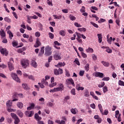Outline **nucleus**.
Masks as SVG:
<instances>
[{
  "mask_svg": "<svg viewBox=\"0 0 124 124\" xmlns=\"http://www.w3.org/2000/svg\"><path fill=\"white\" fill-rule=\"evenodd\" d=\"M17 96H18V93H15L13 95V98H14V99L12 100V101L14 102V101H18V99L16 98Z\"/></svg>",
  "mask_w": 124,
  "mask_h": 124,
  "instance_id": "9b49d317",
  "label": "nucleus"
},
{
  "mask_svg": "<svg viewBox=\"0 0 124 124\" xmlns=\"http://www.w3.org/2000/svg\"><path fill=\"white\" fill-rule=\"evenodd\" d=\"M74 62H75L77 65H80V62H79V59H78V58H76Z\"/></svg>",
  "mask_w": 124,
  "mask_h": 124,
  "instance_id": "7c9ffc66",
  "label": "nucleus"
},
{
  "mask_svg": "<svg viewBox=\"0 0 124 124\" xmlns=\"http://www.w3.org/2000/svg\"><path fill=\"white\" fill-rule=\"evenodd\" d=\"M92 58L93 61H96L97 60V57L95 54H92Z\"/></svg>",
  "mask_w": 124,
  "mask_h": 124,
  "instance_id": "13d9d810",
  "label": "nucleus"
},
{
  "mask_svg": "<svg viewBox=\"0 0 124 124\" xmlns=\"http://www.w3.org/2000/svg\"><path fill=\"white\" fill-rule=\"evenodd\" d=\"M8 67L10 71H12V70H14V66L13 65V64L11 62H8Z\"/></svg>",
  "mask_w": 124,
  "mask_h": 124,
  "instance_id": "9d476101",
  "label": "nucleus"
},
{
  "mask_svg": "<svg viewBox=\"0 0 124 124\" xmlns=\"http://www.w3.org/2000/svg\"><path fill=\"white\" fill-rule=\"evenodd\" d=\"M69 99H70V96L67 95L64 97V101H67Z\"/></svg>",
  "mask_w": 124,
  "mask_h": 124,
  "instance_id": "603ef678",
  "label": "nucleus"
},
{
  "mask_svg": "<svg viewBox=\"0 0 124 124\" xmlns=\"http://www.w3.org/2000/svg\"><path fill=\"white\" fill-rule=\"evenodd\" d=\"M59 86L60 89H61L62 91H63L64 89V86H63V85L62 83H60L59 84Z\"/></svg>",
  "mask_w": 124,
  "mask_h": 124,
  "instance_id": "2f4dec72",
  "label": "nucleus"
},
{
  "mask_svg": "<svg viewBox=\"0 0 124 124\" xmlns=\"http://www.w3.org/2000/svg\"><path fill=\"white\" fill-rule=\"evenodd\" d=\"M81 56L83 58H84V59H86L87 58V57H88V56L87 55V54L83 52H82L81 53Z\"/></svg>",
  "mask_w": 124,
  "mask_h": 124,
  "instance_id": "4c0bfd02",
  "label": "nucleus"
},
{
  "mask_svg": "<svg viewBox=\"0 0 124 124\" xmlns=\"http://www.w3.org/2000/svg\"><path fill=\"white\" fill-rule=\"evenodd\" d=\"M14 121V124H19V123H20V119H19V118H16Z\"/></svg>",
  "mask_w": 124,
  "mask_h": 124,
  "instance_id": "c756f323",
  "label": "nucleus"
},
{
  "mask_svg": "<svg viewBox=\"0 0 124 124\" xmlns=\"http://www.w3.org/2000/svg\"><path fill=\"white\" fill-rule=\"evenodd\" d=\"M6 105L7 108H11V106H12V102H10V100L7 101Z\"/></svg>",
  "mask_w": 124,
  "mask_h": 124,
  "instance_id": "dca6fc26",
  "label": "nucleus"
},
{
  "mask_svg": "<svg viewBox=\"0 0 124 124\" xmlns=\"http://www.w3.org/2000/svg\"><path fill=\"white\" fill-rule=\"evenodd\" d=\"M7 33L9 35V38L10 39H12V37H13V34L12 33V32H11L10 31H8Z\"/></svg>",
  "mask_w": 124,
  "mask_h": 124,
  "instance_id": "bb28decb",
  "label": "nucleus"
},
{
  "mask_svg": "<svg viewBox=\"0 0 124 124\" xmlns=\"http://www.w3.org/2000/svg\"><path fill=\"white\" fill-rule=\"evenodd\" d=\"M71 93L73 94V95H76V93L75 89H72L71 91Z\"/></svg>",
  "mask_w": 124,
  "mask_h": 124,
  "instance_id": "e433bc0d",
  "label": "nucleus"
},
{
  "mask_svg": "<svg viewBox=\"0 0 124 124\" xmlns=\"http://www.w3.org/2000/svg\"><path fill=\"white\" fill-rule=\"evenodd\" d=\"M118 84L119 86H123L124 87V82L122 80H119L118 81Z\"/></svg>",
  "mask_w": 124,
  "mask_h": 124,
  "instance_id": "49530a36",
  "label": "nucleus"
},
{
  "mask_svg": "<svg viewBox=\"0 0 124 124\" xmlns=\"http://www.w3.org/2000/svg\"><path fill=\"white\" fill-rule=\"evenodd\" d=\"M11 116L14 120H15V119H17V118H18L17 115H16V114L14 113H11Z\"/></svg>",
  "mask_w": 124,
  "mask_h": 124,
  "instance_id": "4be33fe9",
  "label": "nucleus"
},
{
  "mask_svg": "<svg viewBox=\"0 0 124 124\" xmlns=\"http://www.w3.org/2000/svg\"><path fill=\"white\" fill-rule=\"evenodd\" d=\"M54 43L55 45H57L58 46H61V44L57 41H54Z\"/></svg>",
  "mask_w": 124,
  "mask_h": 124,
  "instance_id": "0e129e2a",
  "label": "nucleus"
},
{
  "mask_svg": "<svg viewBox=\"0 0 124 124\" xmlns=\"http://www.w3.org/2000/svg\"><path fill=\"white\" fill-rule=\"evenodd\" d=\"M8 112H15L16 111V109H12L10 108H7Z\"/></svg>",
  "mask_w": 124,
  "mask_h": 124,
  "instance_id": "f704fd0d",
  "label": "nucleus"
},
{
  "mask_svg": "<svg viewBox=\"0 0 124 124\" xmlns=\"http://www.w3.org/2000/svg\"><path fill=\"white\" fill-rule=\"evenodd\" d=\"M65 83L66 85H72L73 87H75V83H74V81L72 78H68L66 80Z\"/></svg>",
  "mask_w": 124,
  "mask_h": 124,
  "instance_id": "20e7f679",
  "label": "nucleus"
},
{
  "mask_svg": "<svg viewBox=\"0 0 124 124\" xmlns=\"http://www.w3.org/2000/svg\"><path fill=\"white\" fill-rule=\"evenodd\" d=\"M103 91L104 93H106L108 92V88L107 86H105L103 88Z\"/></svg>",
  "mask_w": 124,
  "mask_h": 124,
  "instance_id": "393cba45",
  "label": "nucleus"
},
{
  "mask_svg": "<svg viewBox=\"0 0 124 124\" xmlns=\"http://www.w3.org/2000/svg\"><path fill=\"white\" fill-rule=\"evenodd\" d=\"M40 35L41 34L39 31H37L35 33V36H36V37H39Z\"/></svg>",
  "mask_w": 124,
  "mask_h": 124,
  "instance_id": "de8ad7c7",
  "label": "nucleus"
},
{
  "mask_svg": "<svg viewBox=\"0 0 124 124\" xmlns=\"http://www.w3.org/2000/svg\"><path fill=\"white\" fill-rule=\"evenodd\" d=\"M18 116H19L20 118H23V116H24V114H23V112L20 110H17L16 112Z\"/></svg>",
  "mask_w": 124,
  "mask_h": 124,
  "instance_id": "f3484780",
  "label": "nucleus"
},
{
  "mask_svg": "<svg viewBox=\"0 0 124 124\" xmlns=\"http://www.w3.org/2000/svg\"><path fill=\"white\" fill-rule=\"evenodd\" d=\"M44 111L46 114H50V110L49 109H45Z\"/></svg>",
  "mask_w": 124,
  "mask_h": 124,
  "instance_id": "69168bd1",
  "label": "nucleus"
},
{
  "mask_svg": "<svg viewBox=\"0 0 124 124\" xmlns=\"http://www.w3.org/2000/svg\"><path fill=\"white\" fill-rule=\"evenodd\" d=\"M96 77H99L100 78H103L104 77V74L98 72H96L95 74Z\"/></svg>",
  "mask_w": 124,
  "mask_h": 124,
  "instance_id": "1a4fd4ad",
  "label": "nucleus"
},
{
  "mask_svg": "<svg viewBox=\"0 0 124 124\" xmlns=\"http://www.w3.org/2000/svg\"><path fill=\"white\" fill-rule=\"evenodd\" d=\"M4 21L5 22H7V23H11V19L10 18H9L8 17L6 16L4 18Z\"/></svg>",
  "mask_w": 124,
  "mask_h": 124,
  "instance_id": "b1692460",
  "label": "nucleus"
},
{
  "mask_svg": "<svg viewBox=\"0 0 124 124\" xmlns=\"http://www.w3.org/2000/svg\"><path fill=\"white\" fill-rule=\"evenodd\" d=\"M78 31H87V29L85 28H78Z\"/></svg>",
  "mask_w": 124,
  "mask_h": 124,
  "instance_id": "37998d69",
  "label": "nucleus"
},
{
  "mask_svg": "<svg viewBox=\"0 0 124 124\" xmlns=\"http://www.w3.org/2000/svg\"><path fill=\"white\" fill-rule=\"evenodd\" d=\"M45 56L46 57L48 56H51L52 55V47H50L49 46H46L45 48Z\"/></svg>",
  "mask_w": 124,
  "mask_h": 124,
  "instance_id": "f257e3e1",
  "label": "nucleus"
},
{
  "mask_svg": "<svg viewBox=\"0 0 124 124\" xmlns=\"http://www.w3.org/2000/svg\"><path fill=\"white\" fill-rule=\"evenodd\" d=\"M54 91L55 92H62V91L61 90V88H60V87L54 88Z\"/></svg>",
  "mask_w": 124,
  "mask_h": 124,
  "instance_id": "864d4df0",
  "label": "nucleus"
},
{
  "mask_svg": "<svg viewBox=\"0 0 124 124\" xmlns=\"http://www.w3.org/2000/svg\"><path fill=\"white\" fill-rule=\"evenodd\" d=\"M22 87L24 90H28V85L26 83H23L22 84Z\"/></svg>",
  "mask_w": 124,
  "mask_h": 124,
  "instance_id": "79ce46f5",
  "label": "nucleus"
},
{
  "mask_svg": "<svg viewBox=\"0 0 124 124\" xmlns=\"http://www.w3.org/2000/svg\"><path fill=\"white\" fill-rule=\"evenodd\" d=\"M102 64L104 65V66L108 67L109 65H110V63L109 62H105V61H102Z\"/></svg>",
  "mask_w": 124,
  "mask_h": 124,
  "instance_id": "6ab92c4d",
  "label": "nucleus"
},
{
  "mask_svg": "<svg viewBox=\"0 0 124 124\" xmlns=\"http://www.w3.org/2000/svg\"><path fill=\"white\" fill-rule=\"evenodd\" d=\"M69 18L71 21H74V20H76V17L71 15L69 16Z\"/></svg>",
  "mask_w": 124,
  "mask_h": 124,
  "instance_id": "c9c22d12",
  "label": "nucleus"
},
{
  "mask_svg": "<svg viewBox=\"0 0 124 124\" xmlns=\"http://www.w3.org/2000/svg\"><path fill=\"white\" fill-rule=\"evenodd\" d=\"M98 106L100 112L102 113L103 112V109H102V106L101 104H99Z\"/></svg>",
  "mask_w": 124,
  "mask_h": 124,
  "instance_id": "58836bf2",
  "label": "nucleus"
},
{
  "mask_svg": "<svg viewBox=\"0 0 124 124\" xmlns=\"http://www.w3.org/2000/svg\"><path fill=\"white\" fill-rule=\"evenodd\" d=\"M28 78L30 80H32V81H34V77H33V76H32V75L29 76Z\"/></svg>",
  "mask_w": 124,
  "mask_h": 124,
  "instance_id": "e2e57ef3",
  "label": "nucleus"
},
{
  "mask_svg": "<svg viewBox=\"0 0 124 124\" xmlns=\"http://www.w3.org/2000/svg\"><path fill=\"white\" fill-rule=\"evenodd\" d=\"M86 53H93V49L89 47L88 48L85 50Z\"/></svg>",
  "mask_w": 124,
  "mask_h": 124,
  "instance_id": "4468645a",
  "label": "nucleus"
},
{
  "mask_svg": "<svg viewBox=\"0 0 124 124\" xmlns=\"http://www.w3.org/2000/svg\"><path fill=\"white\" fill-rule=\"evenodd\" d=\"M112 37H110L109 38L107 39V42H108V43H109V44H111V43H112Z\"/></svg>",
  "mask_w": 124,
  "mask_h": 124,
  "instance_id": "8fccbe9b",
  "label": "nucleus"
},
{
  "mask_svg": "<svg viewBox=\"0 0 124 124\" xmlns=\"http://www.w3.org/2000/svg\"><path fill=\"white\" fill-rule=\"evenodd\" d=\"M76 34H77L78 38H81V36H82V34L80 33H78L77 32H76Z\"/></svg>",
  "mask_w": 124,
  "mask_h": 124,
  "instance_id": "bf43d9fd",
  "label": "nucleus"
},
{
  "mask_svg": "<svg viewBox=\"0 0 124 124\" xmlns=\"http://www.w3.org/2000/svg\"><path fill=\"white\" fill-rule=\"evenodd\" d=\"M90 24H91V25H92V26H93L95 28H98V25L96 23H95L94 22H93L91 21L90 22Z\"/></svg>",
  "mask_w": 124,
  "mask_h": 124,
  "instance_id": "ea45409f",
  "label": "nucleus"
},
{
  "mask_svg": "<svg viewBox=\"0 0 124 124\" xmlns=\"http://www.w3.org/2000/svg\"><path fill=\"white\" fill-rule=\"evenodd\" d=\"M35 120H36V121H40L42 119V118H41V117L39 116V115H38V114L35 113Z\"/></svg>",
  "mask_w": 124,
  "mask_h": 124,
  "instance_id": "2eb2a0df",
  "label": "nucleus"
},
{
  "mask_svg": "<svg viewBox=\"0 0 124 124\" xmlns=\"http://www.w3.org/2000/svg\"><path fill=\"white\" fill-rule=\"evenodd\" d=\"M85 74V71L82 70L79 71V75L81 77L84 76V74Z\"/></svg>",
  "mask_w": 124,
  "mask_h": 124,
  "instance_id": "5fc2aeb1",
  "label": "nucleus"
},
{
  "mask_svg": "<svg viewBox=\"0 0 124 124\" xmlns=\"http://www.w3.org/2000/svg\"><path fill=\"white\" fill-rule=\"evenodd\" d=\"M84 87L79 86V87H78L76 90H77V91H84Z\"/></svg>",
  "mask_w": 124,
  "mask_h": 124,
  "instance_id": "4d7b16f0",
  "label": "nucleus"
},
{
  "mask_svg": "<svg viewBox=\"0 0 124 124\" xmlns=\"http://www.w3.org/2000/svg\"><path fill=\"white\" fill-rule=\"evenodd\" d=\"M110 80V78L109 77H104L102 79V81H109Z\"/></svg>",
  "mask_w": 124,
  "mask_h": 124,
  "instance_id": "6e6d98bb",
  "label": "nucleus"
},
{
  "mask_svg": "<svg viewBox=\"0 0 124 124\" xmlns=\"http://www.w3.org/2000/svg\"><path fill=\"white\" fill-rule=\"evenodd\" d=\"M21 64L24 68H26L30 65V61L27 59H22L21 60Z\"/></svg>",
  "mask_w": 124,
  "mask_h": 124,
  "instance_id": "f03ea898",
  "label": "nucleus"
},
{
  "mask_svg": "<svg viewBox=\"0 0 124 124\" xmlns=\"http://www.w3.org/2000/svg\"><path fill=\"white\" fill-rule=\"evenodd\" d=\"M54 73L55 75H59L60 74V73H59V70L58 69H54Z\"/></svg>",
  "mask_w": 124,
  "mask_h": 124,
  "instance_id": "09e8293b",
  "label": "nucleus"
},
{
  "mask_svg": "<svg viewBox=\"0 0 124 124\" xmlns=\"http://www.w3.org/2000/svg\"><path fill=\"white\" fill-rule=\"evenodd\" d=\"M74 25L75 27H77V28H81V27H82V25L79 24L78 22H75Z\"/></svg>",
  "mask_w": 124,
  "mask_h": 124,
  "instance_id": "c03bdc74",
  "label": "nucleus"
},
{
  "mask_svg": "<svg viewBox=\"0 0 124 124\" xmlns=\"http://www.w3.org/2000/svg\"><path fill=\"white\" fill-rule=\"evenodd\" d=\"M59 34H60L61 35H62V36H64V35H65V31H64L63 30H61L59 32Z\"/></svg>",
  "mask_w": 124,
  "mask_h": 124,
  "instance_id": "473e14b6",
  "label": "nucleus"
},
{
  "mask_svg": "<svg viewBox=\"0 0 124 124\" xmlns=\"http://www.w3.org/2000/svg\"><path fill=\"white\" fill-rule=\"evenodd\" d=\"M0 35H1L2 37H5V32L3 30H2L0 32Z\"/></svg>",
  "mask_w": 124,
  "mask_h": 124,
  "instance_id": "a878e982",
  "label": "nucleus"
},
{
  "mask_svg": "<svg viewBox=\"0 0 124 124\" xmlns=\"http://www.w3.org/2000/svg\"><path fill=\"white\" fill-rule=\"evenodd\" d=\"M118 115H120V111L119 110L115 111V118H118Z\"/></svg>",
  "mask_w": 124,
  "mask_h": 124,
  "instance_id": "680f3d73",
  "label": "nucleus"
},
{
  "mask_svg": "<svg viewBox=\"0 0 124 124\" xmlns=\"http://www.w3.org/2000/svg\"><path fill=\"white\" fill-rule=\"evenodd\" d=\"M34 114V113L33 112V111H26L25 112L26 116L29 117H32Z\"/></svg>",
  "mask_w": 124,
  "mask_h": 124,
  "instance_id": "0eeeda50",
  "label": "nucleus"
},
{
  "mask_svg": "<svg viewBox=\"0 0 124 124\" xmlns=\"http://www.w3.org/2000/svg\"><path fill=\"white\" fill-rule=\"evenodd\" d=\"M77 111V108H76L71 109V112L72 114H74V115L77 114V113L76 112Z\"/></svg>",
  "mask_w": 124,
  "mask_h": 124,
  "instance_id": "5701e85b",
  "label": "nucleus"
},
{
  "mask_svg": "<svg viewBox=\"0 0 124 124\" xmlns=\"http://www.w3.org/2000/svg\"><path fill=\"white\" fill-rule=\"evenodd\" d=\"M11 77L13 78V80H15V81H16V82H17L18 83H20L21 80H20L19 77H18L17 74L12 73Z\"/></svg>",
  "mask_w": 124,
  "mask_h": 124,
  "instance_id": "7ed1b4c3",
  "label": "nucleus"
},
{
  "mask_svg": "<svg viewBox=\"0 0 124 124\" xmlns=\"http://www.w3.org/2000/svg\"><path fill=\"white\" fill-rule=\"evenodd\" d=\"M54 59H55L56 61H59V60H61L62 58L61 57V55L59 53H56L54 55Z\"/></svg>",
  "mask_w": 124,
  "mask_h": 124,
  "instance_id": "6e6552de",
  "label": "nucleus"
},
{
  "mask_svg": "<svg viewBox=\"0 0 124 124\" xmlns=\"http://www.w3.org/2000/svg\"><path fill=\"white\" fill-rule=\"evenodd\" d=\"M39 46H41V42H40V39L38 38H36V42L34 45L35 48H38Z\"/></svg>",
  "mask_w": 124,
  "mask_h": 124,
  "instance_id": "39448f33",
  "label": "nucleus"
},
{
  "mask_svg": "<svg viewBox=\"0 0 124 124\" xmlns=\"http://www.w3.org/2000/svg\"><path fill=\"white\" fill-rule=\"evenodd\" d=\"M84 95L86 97H88V96H90V92H89V91L88 90H85V92H84Z\"/></svg>",
  "mask_w": 124,
  "mask_h": 124,
  "instance_id": "412c9836",
  "label": "nucleus"
},
{
  "mask_svg": "<svg viewBox=\"0 0 124 124\" xmlns=\"http://www.w3.org/2000/svg\"><path fill=\"white\" fill-rule=\"evenodd\" d=\"M104 86H105V82H103L101 83V84H99L98 85V87L99 88H103V87H104Z\"/></svg>",
  "mask_w": 124,
  "mask_h": 124,
  "instance_id": "a18cd8bd",
  "label": "nucleus"
},
{
  "mask_svg": "<svg viewBox=\"0 0 124 124\" xmlns=\"http://www.w3.org/2000/svg\"><path fill=\"white\" fill-rule=\"evenodd\" d=\"M13 14L16 19H18V16L16 15V12H13Z\"/></svg>",
  "mask_w": 124,
  "mask_h": 124,
  "instance_id": "774afa93",
  "label": "nucleus"
},
{
  "mask_svg": "<svg viewBox=\"0 0 124 124\" xmlns=\"http://www.w3.org/2000/svg\"><path fill=\"white\" fill-rule=\"evenodd\" d=\"M55 123L57 124H65V121L62 120L61 121V120H56L55 121Z\"/></svg>",
  "mask_w": 124,
  "mask_h": 124,
  "instance_id": "aec40b11",
  "label": "nucleus"
},
{
  "mask_svg": "<svg viewBox=\"0 0 124 124\" xmlns=\"http://www.w3.org/2000/svg\"><path fill=\"white\" fill-rule=\"evenodd\" d=\"M31 65H32L33 67L36 68V67H37V63H36V62H35L34 60H32L31 61Z\"/></svg>",
  "mask_w": 124,
  "mask_h": 124,
  "instance_id": "ddd939ff",
  "label": "nucleus"
},
{
  "mask_svg": "<svg viewBox=\"0 0 124 124\" xmlns=\"http://www.w3.org/2000/svg\"><path fill=\"white\" fill-rule=\"evenodd\" d=\"M12 45H13V47H16V46H18V41H13L12 42Z\"/></svg>",
  "mask_w": 124,
  "mask_h": 124,
  "instance_id": "cd10ccee",
  "label": "nucleus"
},
{
  "mask_svg": "<svg viewBox=\"0 0 124 124\" xmlns=\"http://www.w3.org/2000/svg\"><path fill=\"white\" fill-rule=\"evenodd\" d=\"M17 106L20 109H22V108H23V107H24V105H23L22 102H18L17 104Z\"/></svg>",
  "mask_w": 124,
  "mask_h": 124,
  "instance_id": "a211bd4d",
  "label": "nucleus"
},
{
  "mask_svg": "<svg viewBox=\"0 0 124 124\" xmlns=\"http://www.w3.org/2000/svg\"><path fill=\"white\" fill-rule=\"evenodd\" d=\"M65 72L66 77H70V73H69V71H68L67 69H65Z\"/></svg>",
  "mask_w": 124,
  "mask_h": 124,
  "instance_id": "c85d7f7f",
  "label": "nucleus"
},
{
  "mask_svg": "<svg viewBox=\"0 0 124 124\" xmlns=\"http://www.w3.org/2000/svg\"><path fill=\"white\" fill-rule=\"evenodd\" d=\"M34 107H35V105L33 103H31L30 104V106L27 108V110H28V111H30V110H32Z\"/></svg>",
  "mask_w": 124,
  "mask_h": 124,
  "instance_id": "f8f14e48",
  "label": "nucleus"
},
{
  "mask_svg": "<svg viewBox=\"0 0 124 124\" xmlns=\"http://www.w3.org/2000/svg\"><path fill=\"white\" fill-rule=\"evenodd\" d=\"M0 51L2 55H5V56H7L8 55V51H7L6 48L0 49Z\"/></svg>",
  "mask_w": 124,
  "mask_h": 124,
  "instance_id": "423d86ee",
  "label": "nucleus"
},
{
  "mask_svg": "<svg viewBox=\"0 0 124 124\" xmlns=\"http://www.w3.org/2000/svg\"><path fill=\"white\" fill-rule=\"evenodd\" d=\"M84 68L86 71H88L90 69V65L89 64H86L84 67Z\"/></svg>",
  "mask_w": 124,
  "mask_h": 124,
  "instance_id": "72a5a7b5",
  "label": "nucleus"
},
{
  "mask_svg": "<svg viewBox=\"0 0 124 124\" xmlns=\"http://www.w3.org/2000/svg\"><path fill=\"white\" fill-rule=\"evenodd\" d=\"M106 20L103 19V18H101L100 20L98 21V23H99L100 24V23H104V22H106Z\"/></svg>",
  "mask_w": 124,
  "mask_h": 124,
  "instance_id": "052dcab7",
  "label": "nucleus"
},
{
  "mask_svg": "<svg viewBox=\"0 0 124 124\" xmlns=\"http://www.w3.org/2000/svg\"><path fill=\"white\" fill-rule=\"evenodd\" d=\"M121 21H120V19H116L115 22L116 23L117 25L119 26H120V23Z\"/></svg>",
  "mask_w": 124,
  "mask_h": 124,
  "instance_id": "338daca9",
  "label": "nucleus"
},
{
  "mask_svg": "<svg viewBox=\"0 0 124 124\" xmlns=\"http://www.w3.org/2000/svg\"><path fill=\"white\" fill-rule=\"evenodd\" d=\"M48 35L49 38H50L51 39H53L54 38V34H53L52 33L49 32Z\"/></svg>",
  "mask_w": 124,
  "mask_h": 124,
  "instance_id": "a19ab883",
  "label": "nucleus"
},
{
  "mask_svg": "<svg viewBox=\"0 0 124 124\" xmlns=\"http://www.w3.org/2000/svg\"><path fill=\"white\" fill-rule=\"evenodd\" d=\"M55 86H57V82L52 83L49 85V87L50 88H53V87H55Z\"/></svg>",
  "mask_w": 124,
  "mask_h": 124,
  "instance_id": "3c124183",
  "label": "nucleus"
}]
</instances>
